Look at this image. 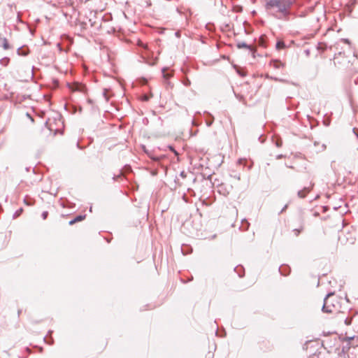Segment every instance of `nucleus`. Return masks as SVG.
Wrapping results in <instances>:
<instances>
[{"mask_svg":"<svg viewBox=\"0 0 358 358\" xmlns=\"http://www.w3.org/2000/svg\"><path fill=\"white\" fill-rule=\"evenodd\" d=\"M303 230V226H301L299 229H295L293 230L296 236H298L299 234Z\"/></svg>","mask_w":358,"mask_h":358,"instance_id":"nucleus-12","label":"nucleus"},{"mask_svg":"<svg viewBox=\"0 0 358 358\" xmlns=\"http://www.w3.org/2000/svg\"><path fill=\"white\" fill-rule=\"evenodd\" d=\"M48 215V211H43L41 214V217L43 220H45L47 218Z\"/></svg>","mask_w":358,"mask_h":358,"instance_id":"nucleus-15","label":"nucleus"},{"mask_svg":"<svg viewBox=\"0 0 358 358\" xmlns=\"http://www.w3.org/2000/svg\"><path fill=\"white\" fill-rule=\"evenodd\" d=\"M10 62V59L8 57H3L0 59V64L1 65L3 66H6Z\"/></svg>","mask_w":358,"mask_h":358,"instance_id":"nucleus-10","label":"nucleus"},{"mask_svg":"<svg viewBox=\"0 0 358 358\" xmlns=\"http://www.w3.org/2000/svg\"><path fill=\"white\" fill-rule=\"evenodd\" d=\"M189 83H190V81H189V80H188L187 82H186L185 85H189Z\"/></svg>","mask_w":358,"mask_h":358,"instance_id":"nucleus-20","label":"nucleus"},{"mask_svg":"<svg viewBox=\"0 0 358 358\" xmlns=\"http://www.w3.org/2000/svg\"><path fill=\"white\" fill-rule=\"evenodd\" d=\"M317 48L318 50L321 51L322 52H324L328 48V45L323 42H320L317 44Z\"/></svg>","mask_w":358,"mask_h":358,"instance_id":"nucleus-7","label":"nucleus"},{"mask_svg":"<svg viewBox=\"0 0 358 358\" xmlns=\"http://www.w3.org/2000/svg\"><path fill=\"white\" fill-rule=\"evenodd\" d=\"M271 65L275 69L284 68L285 64L282 62L277 59H273L271 61Z\"/></svg>","mask_w":358,"mask_h":358,"instance_id":"nucleus-6","label":"nucleus"},{"mask_svg":"<svg viewBox=\"0 0 358 358\" xmlns=\"http://www.w3.org/2000/svg\"><path fill=\"white\" fill-rule=\"evenodd\" d=\"M313 184L310 182L308 187H305L303 189L299 190L297 192V195L299 198L303 199L306 196V195L311 191Z\"/></svg>","mask_w":358,"mask_h":358,"instance_id":"nucleus-3","label":"nucleus"},{"mask_svg":"<svg viewBox=\"0 0 358 358\" xmlns=\"http://www.w3.org/2000/svg\"><path fill=\"white\" fill-rule=\"evenodd\" d=\"M281 157H282V155H278V156L277 157V158H278V159H280V158H281Z\"/></svg>","mask_w":358,"mask_h":358,"instance_id":"nucleus-22","label":"nucleus"},{"mask_svg":"<svg viewBox=\"0 0 358 358\" xmlns=\"http://www.w3.org/2000/svg\"><path fill=\"white\" fill-rule=\"evenodd\" d=\"M236 95V97L241 101L242 102L243 104L246 105V101H245V99L244 98V96L243 95H241V94H235Z\"/></svg>","mask_w":358,"mask_h":358,"instance_id":"nucleus-11","label":"nucleus"},{"mask_svg":"<svg viewBox=\"0 0 358 358\" xmlns=\"http://www.w3.org/2000/svg\"><path fill=\"white\" fill-rule=\"evenodd\" d=\"M236 45H237V48L239 49H241V48L248 49L252 52V57H254V58L255 57L256 50L251 45H248L245 42H238Z\"/></svg>","mask_w":358,"mask_h":358,"instance_id":"nucleus-4","label":"nucleus"},{"mask_svg":"<svg viewBox=\"0 0 358 358\" xmlns=\"http://www.w3.org/2000/svg\"><path fill=\"white\" fill-rule=\"evenodd\" d=\"M352 317H347L345 319V324L346 325H350L352 323Z\"/></svg>","mask_w":358,"mask_h":358,"instance_id":"nucleus-13","label":"nucleus"},{"mask_svg":"<svg viewBox=\"0 0 358 358\" xmlns=\"http://www.w3.org/2000/svg\"><path fill=\"white\" fill-rule=\"evenodd\" d=\"M69 89L73 92H84L85 90V86L78 83H74L72 85L69 84Z\"/></svg>","mask_w":358,"mask_h":358,"instance_id":"nucleus-5","label":"nucleus"},{"mask_svg":"<svg viewBox=\"0 0 358 358\" xmlns=\"http://www.w3.org/2000/svg\"><path fill=\"white\" fill-rule=\"evenodd\" d=\"M343 41L345 43H350L349 40H348V39H347V38H346V39H343Z\"/></svg>","mask_w":358,"mask_h":358,"instance_id":"nucleus-18","label":"nucleus"},{"mask_svg":"<svg viewBox=\"0 0 358 358\" xmlns=\"http://www.w3.org/2000/svg\"><path fill=\"white\" fill-rule=\"evenodd\" d=\"M275 48L277 50H282L285 48V44L283 41H279L276 43Z\"/></svg>","mask_w":358,"mask_h":358,"instance_id":"nucleus-9","label":"nucleus"},{"mask_svg":"<svg viewBox=\"0 0 358 358\" xmlns=\"http://www.w3.org/2000/svg\"><path fill=\"white\" fill-rule=\"evenodd\" d=\"M17 54H18L19 55H27V53H25V52H22V53H21V52H20V48H18V49H17Z\"/></svg>","mask_w":358,"mask_h":358,"instance_id":"nucleus-16","label":"nucleus"},{"mask_svg":"<svg viewBox=\"0 0 358 358\" xmlns=\"http://www.w3.org/2000/svg\"><path fill=\"white\" fill-rule=\"evenodd\" d=\"M103 96L106 97V100H108V99L107 98V96H106V91L103 92Z\"/></svg>","mask_w":358,"mask_h":358,"instance_id":"nucleus-19","label":"nucleus"},{"mask_svg":"<svg viewBox=\"0 0 358 358\" xmlns=\"http://www.w3.org/2000/svg\"><path fill=\"white\" fill-rule=\"evenodd\" d=\"M85 215L84 216H83V215H78L74 219L71 220L69 222V224L72 225V224H75L77 222H80V221L83 220L85 218Z\"/></svg>","mask_w":358,"mask_h":358,"instance_id":"nucleus-8","label":"nucleus"},{"mask_svg":"<svg viewBox=\"0 0 358 358\" xmlns=\"http://www.w3.org/2000/svg\"><path fill=\"white\" fill-rule=\"evenodd\" d=\"M293 0H264L266 12L278 20L288 19Z\"/></svg>","mask_w":358,"mask_h":358,"instance_id":"nucleus-1","label":"nucleus"},{"mask_svg":"<svg viewBox=\"0 0 358 358\" xmlns=\"http://www.w3.org/2000/svg\"><path fill=\"white\" fill-rule=\"evenodd\" d=\"M189 83H190V81H189V80H188L187 82H186L185 85H189Z\"/></svg>","mask_w":358,"mask_h":358,"instance_id":"nucleus-21","label":"nucleus"},{"mask_svg":"<svg viewBox=\"0 0 358 358\" xmlns=\"http://www.w3.org/2000/svg\"><path fill=\"white\" fill-rule=\"evenodd\" d=\"M168 148L173 152L176 155H178V152L174 149V148L171 145H169Z\"/></svg>","mask_w":358,"mask_h":358,"instance_id":"nucleus-14","label":"nucleus"},{"mask_svg":"<svg viewBox=\"0 0 358 358\" xmlns=\"http://www.w3.org/2000/svg\"><path fill=\"white\" fill-rule=\"evenodd\" d=\"M339 306L334 293H329L324 299L322 310L327 313H335L338 311Z\"/></svg>","mask_w":358,"mask_h":358,"instance_id":"nucleus-2","label":"nucleus"},{"mask_svg":"<svg viewBox=\"0 0 358 358\" xmlns=\"http://www.w3.org/2000/svg\"><path fill=\"white\" fill-rule=\"evenodd\" d=\"M287 205H285V206H284V208L282 209V210L280 211V213H282L284 210H285V209L287 208Z\"/></svg>","mask_w":358,"mask_h":358,"instance_id":"nucleus-17","label":"nucleus"}]
</instances>
